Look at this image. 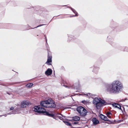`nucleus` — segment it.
I'll use <instances>...</instances> for the list:
<instances>
[{
    "label": "nucleus",
    "instance_id": "obj_28",
    "mask_svg": "<svg viewBox=\"0 0 128 128\" xmlns=\"http://www.w3.org/2000/svg\"><path fill=\"white\" fill-rule=\"evenodd\" d=\"M127 106V107H128V106Z\"/></svg>",
    "mask_w": 128,
    "mask_h": 128
},
{
    "label": "nucleus",
    "instance_id": "obj_27",
    "mask_svg": "<svg viewBox=\"0 0 128 128\" xmlns=\"http://www.w3.org/2000/svg\"><path fill=\"white\" fill-rule=\"evenodd\" d=\"M4 116H6V115H4Z\"/></svg>",
    "mask_w": 128,
    "mask_h": 128
},
{
    "label": "nucleus",
    "instance_id": "obj_19",
    "mask_svg": "<svg viewBox=\"0 0 128 128\" xmlns=\"http://www.w3.org/2000/svg\"><path fill=\"white\" fill-rule=\"evenodd\" d=\"M63 122L65 123V124L69 126H71V124L68 122L66 121H63Z\"/></svg>",
    "mask_w": 128,
    "mask_h": 128
},
{
    "label": "nucleus",
    "instance_id": "obj_5",
    "mask_svg": "<svg viewBox=\"0 0 128 128\" xmlns=\"http://www.w3.org/2000/svg\"><path fill=\"white\" fill-rule=\"evenodd\" d=\"M99 98H95L93 101V103L95 105V106L97 109L99 108L101 106V104L99 102Z\"/></svg>",
    "mask_w": 128,
    "mask_h": 128
},
{
    "label": "nucleus",
    "instance_id": "obj_14",
    "mask_svg": "<svg viewBox=\"0 0 128 128\" xmlns=\"http://www.w3.org/2000/svg\"><path fill=\"white\" fill-rule=\"evenodd\" d=\"M99 99H100V100H99V102L100 103V104H101V106H102V104H104L105 103H106V102L104 100H102L100 98Z\"/></svg>",
    "mask_w": 128,
    "mask_h": 128
},
{
    "label": "nucleus",
    "instance_id": "obj_25",
    "mask_svg": "<svg viewBox=\"0 0 128 128\" xmlns=\"http://www.w3.org/2000/svg\"><path fill=\"white\" fill-rule=\"evenodd\" d=\"M14 109V108L13 107H11L10 108V110H13V109Z\"/></svg>",
    "mask_w": 128,
    "mask_h": 128
},
{
    "label": "nucleus",
    "instance_id": "obj_10",
    "mask_svg": "<svg viewBox=\"0 0 128 128\" xmlns=\"http://www.w3.org/2000/svg\"><path fill=\"white\" fill-rule=\"evenodd\" d=\"M60 116L58 115H55V118H54L56 120H58L57 118L60 119L61 120H63L65 118V116H62V114H60Z\"/></svg>",
    "mask_w": 128,
    "mask_h": 128
},
{
    "label": "nucleus",
    "instance_id": "obj_21",
    "mask_svg": "<svg viewBox=\"0 0 128 128\" xmlns=\"http://www.w3.org/2000/svg\"><path fill=\"white\" fill-rule=\"evenodd\" d=\"M104 120L106 121H108L109 120L107 117L105 116L104 117Z\"/></svg>",
    "mask_w": 128,
    "mask_h": 128
},
{
    "label": "nucleus",
    "instance_id": "obj_18",
    "mask_svg": "<svg viewBox=\"0 0 128 128\" xmlns=\"http://www.w3.org/2000/svg\"><path fill=\"white\" fill-rule=\"evenodd\" d=\"M72 10L73 12L76 14L75 16H78L77 15V12L73 9L72 8H70Z\"/></svg>",
    "mask_w": 128,
    "mask_h": 128
},
{
    "label": "nucleus",
    "instance_id": "obj_23",
    "mask_svg": "<svg viewBox=\"0 0 128 128\" xmlns=\"http://www.w3.org/2000/svg\"><path fill=\"white\" fill-rule=\"evenodd\" d=\"M92 95V94L90 93H88L87 94V96H91Z\"/></svg>",
    "mask_w": 128,
    "mask_h": 128
},
{
    "label": "nucleus",
    "instance_id": "obj_6",
    "mask_svg": "<svg viewBox=\"0 0 128 128\" xmlns=\"http://www.w3.org/2000/svg\"><path fill=\"white\" fill-rule=\"evenodd\" d=\"M29 104V102L28 101H24L22 102L21 104V107L22 108H25L28 106Z\"/></svg>",
    "mask_w": 128,
    "mask_h": 128
},
{
    "label": "nucleus",
    "instance_id": "obj_20",
    "mask_svg": "<svg viewBox=\"0 0 128 128\" xmlns=\"http://www.w3.org/2000/svg\"><path fill=\"white\" fill-rule=\"evenodd\" d=\"M104 116L102 115V114H100V118L102 119L103 120L104 119Z\"/></svg>",
    "mask_w": 128,
    "mask_h": 128
},
{
    "label": "nucleus",
    "instance_id": "obj_4",
    "mask_svg": "<svg viewBox=\"0 0 128 128\" xmlns=\"http://www.w3.org/2000/svg\"><path fill=\"white\" fill-rule=\"evenodd\" d=\"M77 110L82 116H85L86 115L87 113V111L86 109L82 106L78 107Z\"/></svg>",
    "mask_w": 128,
    "mask_h": 128
},
{
    "label": "nucleus",
    "instance_id": "obj_9",
    "mask_svg": "<svg viewBox=\"0 0 128 128\" xmlns=\"http://www.w3.org/2000/svg\"><path fill=\"white\" fill-rule=\"evenodd\" d=\"M52 72V70L50 68H48L47 70L45 72V74L47 76H48L51 74Z\"/></svg>",
    "mask_w": 128,
    "mask_h": 128
},
{
    "label": "nucleus",
    "instance_id": "obj_15",
    "mask_svg": "<svg viewBox=\"0 0 128 128\" xmlns=\"http://www.w3.org/2000/svg\"><path fill=\"white\" fill-rule=\"evenodd\" d=\"M106 114L107 115V116L109 118H110L111 116L112 115V114L111 113L109 112H108Z\"/></svg>",
    "mask_w": 128,
    "mask_h": 128
},
{
    "label": "nucleus",
    "instance_id": "obj_3",
    "mask_svg": "<svg viewBox=\"0 0 128 128\" xmlns=\"http://www.w3.org/2000/svg\"><path fill=\"white\" fill-rule=\"evenodd\" d=\"M33 110L35 112L38 113H46V115L51 116H52L53 114H49L47 112H46V110L44 108L41 107L40 106H35L33 108Z\"/></svg>",
    "mask_w": 128,
    "mask_h": 128
},
{
    "label": "nucleus",
    "instance_id": "obj_2",
    "mask_svg": "<svg viewBox=\"0 0 128 128\" xmlns=\"http://www.w3.org/2000/svg\"><path fill=\"white\" fill-rule=\"evenodd\" d=\"M40 105L41 106L46 108H54L56 106L54 101L51 98L41 102Z\"/></svg>",
    "mask_w": 128,
    "mask_h": 128
},
{
    "label": "nucleus",
    "instance_id": "obj_26",
    "mask_svg": "<svg viewBox=\"0 0 128 128\" xmlns=\"http://www.w3.org/2000/svg\"><path fill=\"white\" fill-rule=\"evenodd\" d=\"M95 68L97 69V70H99V68L98 67H96V68Z\"/></svg>",
    "mask_w": 128,
    "mask_h": 128
},
{
    "label": "nucleus",
    "instance_id": "obj_22",
    "mask_svg": "<svg viewBox=\"0 0 128 128\" xmlns=\"http://www.w3.org/2000/svg\"><path fill=\"white\" fill-rule=\"evenodd\" d=\"M44 25V24H40L39 26H37V27H35V28H38V27H40V26H43Z\"/></svg>",
    "mask_w": 128,
    "mask_h": 128
},
{
    "label": "nucleus",
    "instance_id": "obj_1",
    "mask_svg": "<svg viewBox=\"0 0 128 128\" xmlns=\"http://www.w3.org/2000/svg\"><path fill=\"white\" fill-rule=\"evenodd\" d=\"M106 90L110 93L118 94L122 92L123 88V84L118 80L113 81L110 84H107L105 86Z\"/></svg>",
    "mask_w": 128,
    "mask_h": 128
},
{
    "label": "nucleus",
    "instance_id": "obj_11",
    "mask_svg": "<svg viewBox=\"0 0 128 128\" xmlns=\"http://www.w3.org/2000/svg\"><path fill=\"white\" fill-rule=\"evenodd\" d=\"M112 105L115 108H117L120 110H122L120 105L118 104L114 103L112 104Z\"/></svg>",
    "mask_w": 128,
    "mask_h": 128
},
{
    "label": "nucleus",
    "instance_id": "obj_13",
    "mask_svg": "<svg viewBox=\"0 0 128 128\" xmlns=\"http://www.w3.org/2000/svg\"><path fill=\"white\" fill-rule=\"evenodd\" d=\"M80 118L78 116H75L72 117L73 120L74 121H78L80 120Z\"/></svg>",
    "mask_w": 128,
    "mask_h": 128
},
{
    "label": "nucleus",
    "instance_id": "obj_17",
    "mask_svg": "<svg viewBox=\"0 0 128 128\" xmlns=\"http://www.w3.org/2000/svg\"><path fill=\"white\" fill-rule=\"evenodd\" d=\"M82 103L84 104H89L90 102L87 100H84L82 101Z\"/></svg>",
    "mask_w": 128,
    "mask_h": 128
},
{
    "label": "nucleus",
    "instance_id": "obj_12",
    "mask_svg": "<svg viewBox=\"0 0 128 128\" xmlns=\"http://www.w3.org/2000/svg\"><path fill=\"white\" fill-rule=\"evenodd\" d=\"M92 121L93 124L94 125L97 124L99 122L98 120L95 118H93Z\"/></svg>",
    "mask_w": 128,
    "mask_h": 128
},
{
    "label": "nucleus",
    "instance_id": "obj_8",
    "mask_svg": "<svg viewBox=\"0 0 128 128\" xmlns=\"http://www.w3.org/2000/svg\"><path fill=\"white\" fill-rule=\"evenodd\" d=\"M52 62V56H51L48 55L47 61L46 63L49 65H51Z\"/></svg>",
    "mask_w": 128,
    "mask_h": 128
},
{
    "label": "nucleus",
    "instance_id": "obj_24",
    "mask_svg": "<svg viewBox=\"0 0 128 128\" xmlns=\"http://www.w3.org/2000/svg\"><path fill=\"white\" fill-rule=\"evenodd\" d=\"M78 124V122H74V124Z\"/></svg>",
    "mask_w": 128,
    "mask_h": 128
},
{
    "label": "nucleus",
    "instance_id": "obj_7",
    "mask_svg": "<svg viewBox=\"0 0 128 128\" xmlns=\"http://www.w3.org/2000/svg\"><path fill=\"white\" fill-rule=\"evenodd\" d=\"M20 108H18L16 109H14L11 112H10L8 114H16L19 113H20Z\"/></svg>",
    "mask_w": 128,
    "mask_h": 128
},
{
    "label": "nucleus",
    "instance_id": "obj_16",
    "mask_svg": "<svg viewBox=\"0 0 128 128\" xmlns=\"http://www.w3.org/2000/svg\"><path fill=\"white\" fill-rule=\"evenodd\" d=\"M33 85V84L32 83H30L29 84H28L26 85V86L28 88H31L32 86Z\"/></svg>",
    "mask_w": 128,
    "mask_h": 128
}]
</instances>
